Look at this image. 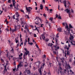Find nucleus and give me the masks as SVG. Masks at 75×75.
I'll return each mask as SVG.
<instances>
[{
  "mask_svg": "<svg viewBox=\"0 0 75 75\" xmlns=\"http://www.w3.org/2000/svg\"><path fill=\"white\" fill-rule=\"evenodd\" d=\"M67 1L66 0H65L64 1H63V3L64 5V6L65 8H67Z\"/></svg>",
  "mask_w": 75,
  "mask_h": 75,
  "instance_id": "nucleus-7",
  "label": "nucleus"
},
{
  "mask_svg": "<svg viewBox=\"0 0 75 75\" xmlns=\"http://www.w3.org/2000/svg\"><path fill=\"white\" fill-rule=\"evenodd\" d=\"M69 54H70V52H69V51H67V55H69Z\"/></svg>",
  "mask_w": 75,
  "mask_h": 75,
  "instance_id": "nucleus-26",
  "label": "nucleus"
},
{
  "mask_svg": "<svg viewBox=\"0 0 75 75\" xmlns=\"http://www.w3.org/2000/svg\"><path fill=\"white\" fill-rule=\"evenodd\" d=\"M65 11H66V12H67V13H69L70 12H71V10L69 9L68 8L66 9V10H65Z\"/></svg>",
  "mask_w": 75,
  "mask_h": 75,
  "instance_id": "nucleus-9",
  "label": "nucleus"
},
{
  "mask_svg": "<svg viewBox=\"0 0 75 75\" xmlns=\"http://www.w3.org/2000/svg\"><path fill=\"white\" fill-rule=\"evenodd\" d=\"M16 30H17V28L15 27V29L12 30L11 31L13 33V32H14V31H16Z\"/></svg>",
  "mask_w": 75,
  "mask_h": 75,
  "instance_id": "nucleus-17",
  "label": "nucleus"
},
{
  "mask_svg": "<svg viewBox=\"0 0 75 75\" xmlns=\"http://www.w3.org/2000/svg\"><path fill=\"white\" fill-rule=\"evenodd\" d=\"M6 31H9V30L8 29V28H6Z\"/></svg>",
  "mask_w": 75,
  "mask_h": 75,
  "instance_id": "nucleus-58",
  "label": "nucleus"
},
{
  "mask_svg": "<svg viewBox=\"0 0 75 75\" xmlns=\"http://www.w3.org/2000/svg\"><path fill=\"white\" fill-rule=\"evenodd\" d=\"M9 44L11 47L13 45V43L12 42L9 43Z\"/></svg>",
  "mask_w": 75,
  "mask_h": 75,
  "instance_id": "nucleus-24",
  "label": "nucleus"
},
{
  "mask_svg": "<svg viewBox=\"0 0 75 75\" xmlns=\"http://www.w3.org/2000/svg\"><path fill=\"white\" fill-rule=\"evenodd\" d=\"M66 66L67 67H68V69L69 68V69L70 70L69 71L71 72H72V71L71 70V67H70V65H69V64H66Z\"/></svg>",
  "mask_w": 75,
  "mask_h": 75,
  "instance_id": "nucleus-4",
  "label": "nucleus"
},
{
  "mask_svg": "<svg viewBox=\"0 0 75 75\" xmlns=\"http://www.w3.org/2000/svg\"><path fill=\"white\" fill-rule=\"evenodd\" d=\"M43 58H46V55L45 54H44V55L43 56Z\"/></svg>",
  "mask_w": 75,
  "mask_h": 75,
  "instance_id": "nucleus-43",
  "label": "nucleus"
},
{
  "mask_svg": "<svg viewBox=\"0 0 75 75\" xmlns=\"http://www.w3.org/2000/svg\"><path fill=\"white\" fill-rule=\"evenodd\" d=\"M46 41H47V42H48V41H49V39H46L45 40Z\"/></svg>",
  "mask_w": 75,
  "mask_h": 75,
  "instance_id": "nucleus-46",
  "label": "nucleus"
},
{
  "mask_svg": "<svg viewBox=\"0 0 75 75\" xmlns=\"http://www.w3.org/2000/svg\"><path fill=\"white\" fill-rule=\"evenodd\" d=\"M41 37L42 38L43 40H45V37L44 34H42Z\"/></svg>",
  "mask_w": 75,
  "mask_h": 75,
  "instance_id": "nucleus-10",
  "label": "nucleus"
},
{
  "mask_svg": "<svg viewBox=\"0 0 75 75\" xmlns=\"http://www.w3.org/2000/svg\"><path fill=\"white\" fill-rule=\"evenodd\" d=\"M40 9L41 10H42L43 9V5L42 4H41L40 5Z\"/></svg>",
  "mask_w": 75,
  "mask_h": 75,
  "instance_id": "nucleus-14",
  "label": "nucleus"
},
{
  "mask_svg": "<svg viewBox=\"0 0 75 75\" xmlns=\"http://www.w3.org/2000/svg\"><path fill=\"white\" fill-rule=\"evenodd\" d=\"M21 12H23V13H24V10H21Z\"/></svg>",
  "mask_w": 75,
  "mask_h": 75,
  "instance_id": "nucleus-55",
  "label": "nucleus"
},
{
  "mask_svg": "<svg viewBox=\"0 0 75 75\" xmlns=\"http://www.w3.org/2000/svg\"><path fill=\"white\" fill-rule=\"evenodd\" d=\"M52 45H53V44H52V43H49L48 44V46H51H51H52Z\"/></svg>",
  "mask_w": 75,
  "mask_h": 75,
  "instance_id": "nucleus-22",
  "label": "nucleus"
},
{
  "mask_svg": "<svg viewBox=\"0 0 75 75\" xmlns=\"http://www.w3.org/2000/svg\"><path fill=\"white\" fill-rule=\"evenodd\" d=\"M59 71H60V74H61L62 73V68L61 67H59Z\"/></svg>",
  "mask_w": 75,
  "mask_h": 75,
  "instance_id": "nucleus-18",
  "label": "nucleus"
},
{
  "mask_svg": "<svg viewBox=\"0 0 75 75\" xmlns=\"http://www.w3.org/2000/svg\"><path fill=\"white\" fill-rule=\"evenodd\" d=\"M53 54H56L57 52H56V51H53Z\"/></svg>",
  "mask_w": 75,
  "mask_h": 75,
  "instance_id": "nucleus-40",
  "label": "nucleus"
},
{
  "mask_svg": "<svg viewBox=\"0 0 75 75\" xmlns=\"http://www.w3.org/2000/svg\"><path fill=\"white\" fill-rule=\"evenodd\" d=\"M55 16H56V17L57 18H58V14H56Z\"/></svg>",
  "mask_w": 75,
  "mask_h": 75,
  "instance_id": "nucleus-53",
  "label": "nucleus"
},
{
  "mask_svg": "<svg viewBox=\"0 0 75 75\" xmlns=\"http://www.w3.org/2000/svg\"><path fill=\"white\" fill-rule=\"evenodd\" d=\"M60 59L61 60V61H64V59H64V58H60Z\"/></svg>",
  "mask_w": 75,
  "mask_h": 75,
  "instance_id": "nucleus-37",
  "label": "nucleus"
},
{
  "mask_svg": "<svg viewBox=\"0 0 75 75\" xmlns=\"http://www.w3.org/2000/svg\"><path fill=\"white\" fill-rule=\"evenodd\" d=\"M26 17L27 18H29V16L28 15H26Z\"/></svg>",
  "mask_w": 75,
  "mask_h": 75,
  "instance_id": "nucleus-41",
  "label": "nucleus"
},
{
  "mask_svg": "<svg viewBox=\"0 0 75 75\" xmlns=\"http://www.w3.org/2000/svg\"><path fill=\"white\" fill-rule=\"evenodd\" d=\"M26 72L28 75H30V74H31V72H30V70H26Z\"/></svg>",
  "mask_w": 75,
  "mask_h": 75,
  "instance_id": "nucleus-6",
  "label": "nucleus"
},
{
  "mask_svg": "<svg viewBox=\"0 0 75 75\" xmlns=\"http://www.w3.org/2000/svg\"><path fill=\"white\" fill-rule=\"evenodd\" d=\"M12 50H11V51L12 52H14V50L13 48V47H11Z\"/></svg>",
  "mask_w": 75,
  "mask_h": 75,
  "instance_id": "nucleus-30",
  "label": "nucleus"
},
{
  "mask_svg": "<svg viewBox=\"0 0 75 75\" xmlns=\"http://www.w3.org/2000/svg\"><path fill=\"white\" fill-rule=\"evenodd\" d=\"M65 47H64V49H67V47H68V46H67V45H65Z\"/></svg>",
  "mask_w": 75,
  "mask_h": 75,
  "instance_id": "nucleus-34",
  "label": "nucleus"
},
{
  "mask_svg": "<svg viewBox=\"0 0 75 75\" xmlns=\"http://www.w3.org/2000/svg\"><path fill=\"white\" fill-rule=\"evenodd\" d=\"M69 28H73V27H72V26L71 24H70L69 25Z\"/></svg>",
  "mask_w": 75,
  "mask_h": 75,
  "instance_id": "nucleus-20",
  "label": "nucleus"
},
{
  "mask_svg": "<svg viewBox=\"0 0 75 75\" xmlns=\"http://www.w3.org/2000/svg\"><path fill=\"white\" fill-rule=\"evenodd\" d=\"M28 42H30V38H28Z\"/></svg>",
  "mask_w": 75,
  "mask_h": 75,
  "instance_id": "nucleus-51",
  "label": "nucleus"
},
{
  "mask_svg": "<svg viewBox=\"0 0 75 75\" xmlns=\"http://www.w3.org/2000/svg\"><path fill=\"white\" fill-rule=\"evenodd\" d=\"M25 8H26V10L27 11V12H28V13H29L28 14H29L31 11L30 9H31V10H32V8H31V7H29L27 8V6H25Z\"/></svg>",
  "mask_w": 75,
  "mask_h": 75,
  "instance_id": "nucleus-3",
  "label": "nucleus"
},
{
  "mask_svg": "<svg viewBox=\"0 0 75 75\" xmlns=\"http://www.w3.org/2000/svg\"><path fill=\"white\" fill-rule=\"evenodd\" d=\"M61 50L63 52V54H64V49H61Z\"/></svg>",
  "mask_w": 75,
  "mask_h": 75,
  "instance_id": "nucleus-32",
  "label": "nucleus"
},
{
  "mask_svg": "<svg viewBox=\"0 0 75 75\" xmlns=\"http://www.w3.org/2000/svg\"><path fill=\"white\" fill-rule=\"evenodd\" d=\"M20 21H23V20H24V18H21L20 19Z\"/></svg>",
  "mask_w": 75,
  "mask_h": 75,
  "instance_id": "nucleus-27",
  "label": "nucleus"
},
{
  "mask_svg": "<svg viewBox=\"0 0 75 75\" xmlns=\"http://www.w3.org/2000/svg\"><path fill=\"white\" fill-rule=\"evenodd\" d=\"M16 20L17 21H19V19H18V18H16Z\"/></svg>",
  "mask_w": 75,
  "mask_h": 75,
  "instance_id": "nucleus-59",
  "label": "nucleus"
},
{
  "mask_svg": "<svg viewBox=\"0 0 75 75\" xmlns=\"http://www.w3.org/2000/svg\"><path fill=\"white\" fill-rule=\"evenodd\" d=\"M69 62H72V60H71V59H69Z\"/></svg>",
  "mask_w": 75,
  "mask_h": 75,
  "instance_id": "nucleus-47",
  "label": "nucleus"
},
{
  "mask_svg": "<svg viewBox=\"0 0 75 75\" xmlns=\"http://www.w3.org/2000/svg\"><path fill=\"white\" fill-rule=\"evenodd\" d=\"M21 74H22V72H21V71H20L19 75H21Z\"/></svg>",
  "mask_w": 75,
  "mask_h": 75,
  "instance_id": "nucleus-63",
  "label": "nucleus"
},
{
  "mask_svg": "<svg viewBox=\"0 0 75 75\" xmlns=\"http://www.w3.org/2000/svg\"><path fill=\"white\" fill-rule=\"evenodd\" d=\"M69 4V5H70V4H70V3H69V1H68V2L66 4Z\"/></svg>",
  "mask_w": 75,
  "mask_h": 75,
  "instance_id": "nucleus-52",
  "label": "nucleus"
},
{
  "mask_svg": "<svg viewBox=\"0 0 75 75\" xmlns=\"http://www.w3.org/2000/svg\"><path fill=\"white\" fill-rule=\"evenodd\" d=\"M58 18H59V19H62V18H61V17L60 15H59V16L58 17Z\"/></svg>",
  "mask_w": 75,
  "mask_h": 75,
  "instance_id": "nucleus-35",
  "label": "nucleus"
},
{
  "mask_svg": "<svg viewBox=\"0 0 75 75\" xmlns=\"http://www.w3.org/2000/svg\"><path fill=\"white\" fill-rule=\"evenodd\" d=\"M61 30H62V29L61 28H58L57 29V31H59V32H61Z\"/></svg>",
  "mask_w": 75,
  "mask_h": 75,
  "instance_id": "nucleus-15",
  "label": "nucleus"
},
{
  "mask_svg": "<svg viewBox=\"0 0 75 75\" xmlns=\"http://www.w3.org/2000/svg\"><path fill=\"white\" fill-rule=\"evenodd\" d=\"M34 37H37V35L36 34H34Z\"/></svg>",
  "mask_w": 75,
  "mask_h": 75,
  "instance_id": "nucleus-49",
  "label": "nucleus"
},
{
  "mask_svg": "<svg viewBox=\"0 0 75 75\" xmlns=\"http://www.w3.org/2000/svg\"><path fill=\"white\" fill-rule=\"evenodd\" d=\"M16 17H19V14H18V12H16Z\"/></svg>",
  "mask_w": 75,
  "mask_h": 75,
  "instance_id": "nucleus-19",
  "label": "nucleus"
},
{
  "mask_svg": "<svg viewBox=\"0 0 75 75\" xmlns=\"http://www.w3.org/2000/svg\"><path fill=\"white\" fill-rule=\"evenodd\" d=\"M15 40L16 41V43H18V40H17V39H15Z\"/></svg>",
  "mask_w": 75,
  "mask_h": 75,
  "instance_id": "nucleus-45",
  "label": "nucleus"
},
{
  "mask_svg": "<svg viewBox=\"0 0 75 75\" xmlns=\"http://www.w3.org/2000/svg\"><path fill=\"white\" fill-rule=\"evenodd\" d=\"M56 37H57V38H58V37H59V36H58V33L57 34V35L56 36Z\"/></svg>",
  "mask_w": 75,
  "mask_h": 75,
  "instance_id": "nucleus-44",
  "label": "nucleus"
},
{
  "mask_svg": "<svg viewBox=\"0 0 75 75\" xmlns=\"http://www.w3.org/2000/svg\"><path fill=\"white\" fill-rule=\"evenodd\" d=\"M13 19H15V15L13 16Z\"/></svg>",
  "mask_w": 75,
  "mask_h": 75,
  "instance_id": "nucleus-56",
  "label": "nucleus"
},
{
  "mask_svg": "<svg viewBox=\"0 0 75 75\" xmlns=\"http://www.w3.org/2000/svg\"><path fill=\"white\" fill-rule=\"evenodd\" d=\"M14 65H16V62H14L13 63Z\"/></svg>",
  "mask_w": 75,
  "mask_h": 75,
  "instance_id": "nucleus-61",
  "label": "nucleus"
},
{
  "mask_svg": "<svg viewBox=\"0 0 75 75\" xmlns=\"http://www.w3.org/2000/svg\"><path fill=\"white\" fill-rule=\"evenodd\" d=\"M35 46L37 48H38V49H39V47H38V45L37 44L35 45Z\"/></svg>",
  "mask_w": 75,
  "mask_h": 75,
  "instance_id": "nucleus-39",
  "label": "nucleus"
},
{
  "mask_svg": "<svg viewBox=\"0 0 75 75\" xmlns=\"http://www.w3.org/2000/svg\"><path fill=\"white\" fill-rule=\"evenodd\" d=\"M12 1L13 2V6H15V4L16 3V2L15 1V0H12Z\"/></svg>",
  "mask_w": 75,
  "mask_h": 75,
  "instance_id": "nucleus-12",
  "label": "nucleus"
},
{
  "mask_svg": "<svg viewBox=\"0 0 75 75\" xmlns=\"http://www.w3.org/2000/svg\"><path fill=\"white\" fill-rule=\"evenodd\" d=\"M62 24L63 25H64V26H65V28L66 29H67V30L68 31L69 33H70V29L69 28V27H68V24L67 23H62Z\"/></svg>",
  "mask_w": 75,
  "mask_h": 75,
  "instance_id": "nucleus-1",
  "label": "nucleus"
},
{
  "mask_svg": "<svg viewBox=\"0 0 75 75\" xmlns=\"http://www.w3.org/2000/svg\"><path fill=\"white\" fill-rule=\"evenodd\" d=\"M35 65L37 66L40 67V61L38 62H36L35 63Z\"/></svg>",
  "mask_w": 75,
  "mask_h": 75,
  "instance_id": "nucleus-5",
  "label": "nucleus"
},
{
  "mask_svg": "<svg viewBox=\"0 0 75 75\" xmlns=\"http://www.w3.org/2000/svg\"><path fill=\"white\" fill-rule=\"evenodd\" d=\"M51 21H52L53 20V18H50L49 19Z\"/></svg>",
  "mask_w": 75,
  "mask_h": 75,
  "instance_id": "nucleus-33",
  "label": "nucleus"
},
{
  "mask_svg": "<svg viewBox=\"0 0 75 75\" xmlns=\"http://www.w3.org/2000/svg\"><path fill=\"white\" fill-rule=\"evenodd\" d=\"M35 24H36V25H40V23H38V21H37L36 22H35Z\"/></svg>",
  "mask_w": 75,
  "mask_h": 75,
  "instance_id": "nucleus-13",
  "label": "nucleus"
},
{
  "mask_svg": "<svg viewBox=\"0 0 75 75\" xmlns=\"http://www.w3.org/2000/svg\"><path fill=\"white\" fill-rule=\"evenodd\" d=\"M19 57L20 59H22V57L20 56V55H19Z\"/></svg>",
  "mask_w": 75,
  "mask_h": 75,
  "instance_id": "nucleus-28",
  "label": "nucleus"
},
{
  "mask_svg": "<svg viewBox=\"0 0 75 75\" xmlns=\"http://www.w3.org/2000/svg\"><path fill=\"white\" fill-rule=\"evenodd\" d=\"M69 16H71V11L69 13Z\"/></svg>",
  "mask_w": 75,
  "mask_h": 75,
  "instance_id": "nucleus-64",
  "label": "nucleus"
},
{
  "mask_svg": "<svg viewBox=\"0 0 75 75\" xmlns=\"http://www.w3.org/2000/svg\"><path fill=\"white\" fill-rule=\"evenodd\" d=\"M46 24H48V25L50 27H51V25H50V23H49V22L48 21H47L46 22Z\"/></svg>",
  "mask_w": 75,
  "mask_h": 75,
  "instance_id": "nucleus-23",
  "label": "nucleus"
},
{
  "mask_svg": "<svg viewBox=\"0 0 75 75\" xmlns=\"http://www.w3.org/2000/svg\"><path fill=\"white\" fill-rule=\"evenodd\" d=\"M1 62H4V60L3 59H1Z\"/></svg>",
  "mask_w": 75,
  "mask_h": 75,
  "instance_id": "nucleus-29",
  "label": "nucleus"
},
{
  "mask_svg": "<svg viewBox=\"0 0 75 75\" xmlns=\"http://www.w3.org/2000/svg\"><path fill=\"white\" fill-rule=\"evenodd\" d=\"M35 30H37V31H38V33H39V30H38V29L37 27L36 28V29Z\"/></svg>",
  "mask_w": 75,
  "mask_h": 75,
  "instance_id": "nucleus-42",
  "label": "nucleus"
},
{
  "mask_svg": "<svg viewBox=\"0 0 75 75\" xmlns=\"http://www.w3.org/2000/svg\"><path fill=\"white\" fill-rule=\"evenodd\" d=\"M28 44H30V45H33V42H31V43H29V42L28 43Z\"/></svg>",
  "mask_w": 75,
  "mask_h": 75,
  "instance_id": "nucleus-38",
  "label": "nucleus"
},
{
  "mask_svg": "<svg viewBox=\"0 0 75 75\" xmlns=\"http://www.w3.org/2000/svg\"><path fill=\"white\" fill-rule=\"evenodd\" d=\"M21 25L24 24V21H21Z\"/></svg>",
  "mask_w": 75,
  "mask_h": 75,
  "instance_id": "nucleus-31",
  "label": "nucleus"
},
{
  "mask_svg": "<svg viewBox=\"0 0 75 75\" xmlns=\"http://www.w3.org/2000/svg\"><path fill=\"white\" fill-rule=\"evenodd\" d=\"M24 50L26 51V52H25L24 54L23 55V58L24 59H25V56H27V55L29 54H30V51H28V50H27V49L25 48Z\"/></svg>",
  "mask_w": 75,
  "mask_h": 75,
  "instance_id": "nucleus-2",
  "label": "nucleus"
},
{
  "mask_svg": "<svg viewBox=\"0 0 75 75\" xmlns=\"http://www.w3.org/2000/svg\"><path fill=\"white\" fill-rule=\"evenodd\" d=\"M16 27L18 29H20V25H18L17 27Z\"/></svg>",
  "mask_w": 75,
  "mask_h": 75,
  "instance_id": "nucleus-25",
  "label": "nucleus"
},
{
  "mask_svg": "<svg viewBox=\"0 0 75 75\" xmlns=\"http://www.w3.org/2000/svg\"><path fill=\"white\" fill-rule=\"evenodd\" d=\"M8 61H6V65H8Z\"/></svg>",
  "mask_w": 75,
  "mask_h": 75,
  "instance_id": "nucleus-48",
  "label": "nucleus"
},
{
  "mask_svg": "<svg viewBox=\"0 0 75 75\" xmlns=\"http://www.w3.org/2000/svg\"><path fill=\"white\" fill-rule=\"evenodd\" d=\"M42 67H41L39 69V72L40 75H42V72H41V68H42Z\"/></svg>",
  "mask_w": 75,
  "mask_h": 75,
  "instance_id": "nucleus-8",
  "label": "nucleus"
},
{
  "mask_svg": "<svg viewBox=\"0 0 75 75\" xmlns=\"http://www.w3.org/2000/svg\"><path fill=\"white\" fill-rule=\"evenodd\" d=\"M18 68H19V67H23V65L21 64V63H20L19 64H18L17 66Z\"/></svg>",
  "mask_w": 75,
  "mask_h": 75,
  "instance_id": "nucleus-11",
  "label": "nucleus"
},
{
  "mask_svg": "<svg viewBox=\"0 0 75 75\" xmlns=\"http://www.w3.org/2000/svg\"><path fill=\"white\" fill-rule=\"evenodd\" d=\"M8 3H11V0H8Z\"/></svg>",
  "mask_w": 75,
  "mask_h": 75,
  "instance_id": "nucleus-62",
  "label": "nucleus"
},
{
  "mask_svg": "<svg viewBox=\"0 0 75 75\" xmlns=\"http://www.w3.org/2000/svg\"><path fill=\"white\" fill-rule=\"evenodd\" d=\"M36 19H37V20H40V21H41V18H40L39 17H36Z\"/></svg>",
  "mask_w": 75,
  "mask_h": 75,
  "instance_id": "nucleus-21",
  "label": "nucleus"
},
{
  "mask_svg": "<svg viewBox=\"0 0 75 75\" xmlns=\"http://www.w3.org/2000/svg\"><path fill=\"white\" fill-rule=\"evenodd\" d=\"M71 13H74V10H72V9H71Z\"/></svg>",
  "mask_w": 75,
  "mask_h": 75,
  "instance_id": "nucleus-54",
  "label": "nucleus"
},
{
  "mask_svg": "<svg viewBox=\"0 0 75 75\" xmlns=\"http://www.w3.org/2000/svg\"><path fill=\"white\" fill-rule=\"evenodd\" d=\"M55 41H56V45H58V42H57V41H58V39L57 38H55Z\"/></svg>",
  "mask_w": 75,
  "mask_h": 75,
  "instance_id": "nucleus-16",
  "label": "nucleus"
},
{
  "mask_svg": "<svg viewBox=\"0 0 75 75\" xmlns=\"http://www.w3.org/2000/svg\"><path fill=\"white\" fill-rule=\"evenodd\" d=\"M67 71V70L66 69H65L64 70V74H66V72Z\"/></svg>",
  "mask_w": 75,
  "mask_h": 75,
  "instance_id": "nucleus-36",
  "label": "nucleus"
},
{
  "mask_svg": "<svg viewBox=\"0 0 75 75\" xmlns=\"http://www.w3.org/2000/svg\"><path fill=\"white\" fill-rule=\"evenodd\" d=\"M49 65L51 67V66H52L51 65H52V63H50Z\"/></svg>",
  "mask_w": 75,
  "mask_h": 75,
  "instance_id": "nucleus-60",
  "label": "nucleus"
},
{
  "mask_svg": "<svg viewBox=\"0 0 75 75\" xmlns=\"http://www.w3.org/2000/svg\"><path fill=\"white\" fill-rule=\"evenodd\" d=\"M50 12H52V11H53V10L52 9H50Z\"/></svg>",
  "mask_w": 75,
  "mask_h": 75,
  "instance_id": "nucleus-57",
  "label": "nucleus"
},
{
  "mask_svg": "<svg viewBox=\"0 0 75 75\" xmlns=\"http://www.w3.org/2000/svg\"><path fill=\"white\" fill-rule=\"evenodd\" d=\"M43 16H44V17H46V14H43Z\"/></svg>",
  "mask_w": 75,
  "mask_h": 75,
  "instance_id": "nucleus-50",
  "label": "nucleus"
}]
</instances>
